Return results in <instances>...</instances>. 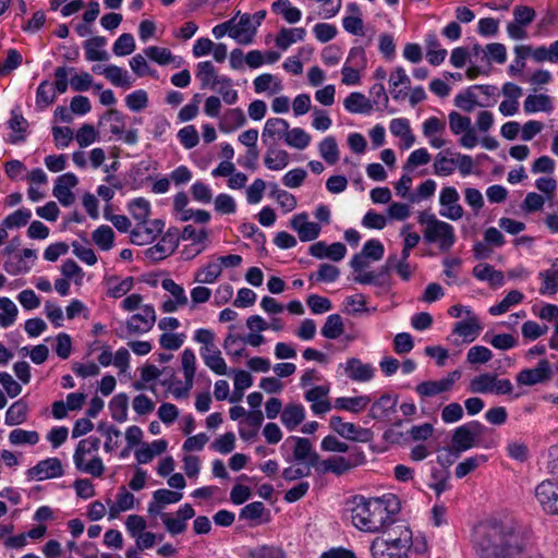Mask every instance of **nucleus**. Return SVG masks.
<instances>
[{
    "instance_id": "052dcab7",
    "label": "nucleus",
    "mask_w": 558,
    "mask_h": 558,
    "mask_svg": "<svg viewBox=\"0 0 558 558\" xmlns=\"http://www.w3.org/2000/svg\"><path fill=\"white\" fill-rule=\"evenodd\" d=\"M92 239L99 248L108 251L112 247L114 232L109 226L104 225L93 232Z\"/></svg>"
},
{
    "instance_id": "a211bd4d",
    "label": "nucleus",
    "mask_w": 558,
    "mask_h": 558,
    "mask_svg": "<svg viewBox=\"0 0 558 558\" xmlns=\"http://www.w3.org/2000/svg\"><path fill=\"white\" fill-rule=\"evenodd\" d=\"M78 180L74 173H64L57 178L52 194L63 206H70L75 201L71 190L76 186Z\"/></svg>"
},
{
    "instance_id": "dca6fc26",
    "label": "nucleus",
    "mask_w": 558,
    "mask_h": 558,
    "mask_svg": "<svg viewBox=\"0 0 558 558\" xmlns=\"http://www.w3.org/2000/svg\"><path fill=\"white\" fill-rule=\"evenodd\" d=\"M156 322V313L153 305L146 304L141 307V313L132 315L126 322L130 333H144L149 331Z\"/></svg>"
},
{
    "instance_id": "e2e57ef3",
    "label": "nucleus",
    "mask_w": 558,
    "mask_h": 558,
    "mask_svg": "<svg viewBox=\"0 0 558 558\" xmlns=\"http://www.w3.org/2000/svg\"><path fill=\"white\" fill-rule=\"evenodd\" d=\"M31 217L32 211L23 207L7 216L2 221V226L5 229L21 228L27 225Z\"/></svg>"
},
{
    "instance_id": "2eb2a0df",
    "label": "nucleus",
    "mask_w": 558,
    "mask_h": 558,
    "mask_svg": "<svg viewBox=\"0 0 558 558\" xmlns=\"http://www.w3.org/2000/svg\"><path fill=\"white\" fill-rule=\"evenodd\" d=\"M63 475V466L58 458L40 460L35 466L27 470L31 480L44 481Z\"/></svg>"
},
{
    "instance_id": "7ed1b4c3",
    "label": "nucleus",
    "mask_w": 558,
    "mask_h": 558,
    "mask_svg": "<svg viewBox=\"0 0 558 558\" xmlns=\"http://www.w3.org/2000/svg\"><path fill=\"white\" fill-rule=\"evenodd\" d=\"M386 537H377L371 546L373 558H408L413 535L403 523L392 524L386 530Z\"/></svg>"
},
{
    "instance_id": "20e7f679",
    "label": "nucleus",
    "mask_w": 558,
    "mask_h": 558,
    "mask_svg": "<svg viewBox=\"0 0 558 558\" xmlns=\"http://www.w3.org/2000/svg\"><path fill=\"white\" fill-rule=\"evenodd\" d=\"M417 221L423 229V239L426 243L437 244L440 251L448 252L456 243L454 228L442 220H439L434 214L422 211Z\"/></svg>"
},
{
    "instance_id": "f704fd0d",
    "label": "nucleus",
    "mask_w": 558,
    "mask_h": 558,
    "mask_svg": "<svg viewBox=\"0 0 558 558\" xmlns=\"http://www.w3.org/2000/svg\"><path fill=\"white\" fill-rule=\"evenodd\" d=\"M427 48L426 59L432 65L441 64L447 56V50L440 47L439 39L435 33H429L425 37Z\"/></svg>"
},
{
    "instance_id": "b1692460",
    "label": "nucleus",
    "mask_w": 558,
    "mask_h": 558,
    "mask_svg": "<svg viewBox=\"0 0 558 558\" xmlns=\"http://www.w3.org/2000/svg\"><path fill=\"white\" fill-rule=\"evenodd\" d=\"M397 403V396L384 393L371 405L369 416L374 420L388 418L392 413L396 412Z\"/></svg>"
},
{
    "instance_id": "864d4df0",
    "label": "nucleus",
    "mask_w": 558,
    "mask_h": 558,
    "mask_svg": "<svg viewBox=\"0 0 558 558\" xmlns=\"http://www.w3.org/2000/svg\"><path fill=\"white\" fill-rule=\"evenodd\" d=\"M107 294L110 298L119 299L125 295L133 287V278L126 277L120 280L118 277H110L107 279Z\"/></svg>"
},
{
    "instance_id": "aec40b11",
    "label": "nucleus",
    "mask_w": 558,
    "mask_h": 558,
    "mask_svg": "<svg viewBox=\"0 0 558 558\" xmlns=\"http://www.w3.org/2000/svg\"><path fill=\"white\" fill-rule=\"evenodd\" d=\"M329 386H315L304 393V399L311 403V409L316 415H322L330 411L331 403L327 399Z\"/></svg>"
},
{
    "instance_id": "f257e3e1",
    "label": "nucleus",
    "mask_w": 558,
    "mask_h": 558,
    "mask_svg": "<svg viewBox=\"0 0 558 558\" xmlns=\"http://www.w3.org/2000/svg\"><path fill=\"white\" fill-rule=\"evenodd\" d=\"M472 542L478 558H519L523 550L515 530L497 521L478 524Z\"/></svg>"
},
{
    "instance_id": "4c0bfd02",
    "label": "nucleus",
    "mask_w": 558,
    "mask_h": 558,
    "mask_svg": "<svg viewBox=\"0 0 558 558\" xmlns=\"http://www.w3.org/2000/svg\"><path fill=\"white\" fill-rule=\"evenodd\" d=\"M453 155L449 149L438 153L435 156L433 168L434 174L438 177H449L454 172L456 158L449 157Z\"/></svg>"
},
{
    "instance_id": "412c9836",
    "label": "nucleus",
    "mask_w": 558,
    "mask_h": 558,
    "mask_svg": "<svg viewBox=\"0 0 558 558\" xmlns=\"http://www.w3.org/2000/svg\"><path fill=\"white\" fill-rule=\"evenodd\" d=\"M230 32V37L235 39L239 44L247 45L252 43L253 36L256 32V25H254L250 14H242L236 21L235 17Z\"/></svg>"
},
{
    "instance_id": "9b49d317",
    "label": "nucleus",
    "mask_w": 558,
    "mask_h": 558,
    "mask_svg": "<svg viewBox=\"0 0 558 558\" xmlns=\"http://www.w3.org/2000/svg\"><path fill=\"white\" fill-rule=\"evenodd\" d=\"M551 375L550 363L543 359L537 363L536 367L520 371L515 376V380L520 386H534L548 381Z\"/></svg>"
},
{
    "instance_id": "f03ea898",
    "label": "nucleus",
    "mask_w": 558,
    "mask_h": 558,
    "mask_svg": "<svg viewBox=\"0 0 558 558\" xmlns=\"http://www.w3.org/2000/svg\"><path fill=\"white\" fill-rule=\"evenodd\" d=\"M350 508L352 524L368 533H376L392 525V515L400 510L399 499L392 495L366 499L355 496Z\"/></svg>"
},
{
    "instance_id": "680f3d73",
    "label": "nucleus",
    "mask_w": 558,
    "mask_h": 558,
    "mask_svg": "<svg viewBox=\"0 0 558 558\" xmlns=\"http://www.w3.org/2000/svg\"><path fill=\"white\" fill-rule=\"evenodd\" d=\"M486 461L487 457L484 454L469 457L456 466L454 474L458 478H463Z\"/></svg>"
},
{
    "instance_id": "58836bf2",
    "label": "nucleus",
    "mask_w": 558,
    "mask_h": 558,
    "mask_svg": "<svg viewBox=\"0 0 558 558\" xmlns=\"http://www.w3.org/2000/svg\"><path fill=\"white\" fill-rule=\"evenodd\" d=\"M27 126V120L16 110H12L11 118L9 120V128L13 131V134L10 135L9 142L11 144L24 142Z\"/></svg>"
},
{
    "instance_id": "4be33fe9",
    "label": "nucleus",
    "mask_w": 558,
    "mask_h": 558,
    "mask_svg": "<svg viewBox=\"0 0 558 558\" xmlns=\"http://www.w3.org/2000/svg\"><path fill=\"white\" fill-rule=\"evenodd\" d=\"M183 497V494L180 492H173L169 489H157L153 493V500L148 504V513L149 514H160L161 510L171 504L179 502Z\"/></svg>"
},
{
    "instance_id": "6e6552de",
    "label": "nucleus",
    "mask_w": 558,
    "mask_h": 558,
    "mask_svg": "<svg viewBox=\"0 0 558 558\" xmlns=\"http://www.w3.org/2000/svg\"><path fill=\"white\" fill-rule=\"evenodd\" d=\"M482 326L475 315L468 317L465 320L457 322L453 325L451 333L447 337V341L453 345L473 342L480 335Z\"/></svg>"
},
{
    "instance_id": "f3484780",
    "label": "nucleus",
    "mask_w": 558,
    "mask_h": 558,
    "mask_svg": "<svg viewBox=\"0 0 558 558\" xmlns=\"http://www.w3.org/2000/svg\"><path fill=\"white\" fill-rule=\"evenodd\" d=\"M163 227V221L159 219L153 220L149 226L147 222H137L131 231V242L135 245L148 244L155 240L157 234L161 233Z\"/></svg>"
},
{
    "instance_id": "774afa93",
    "label": "nucleus",
    "mask_w": 558,
    "mask_h": 558,
    "mask_svg": "<svg viewBox=\"0 0 558 558\" xmlns=\"http://www.w3.org/2000/svg\"><path fill=\"white\" fill-rule=\"evenodd\" d=\"M135 40L132 34L124 33L114 41L112 51L116 56L123 57L135 50Z\"/></svg>"
},
{
    "instance_id": "bf43d9fd",
    "label": "nucleus",
    "mask_w": 558,
    "mask_h": 558,
    "mask_svg": "<svg viewBox=\"0 0 558 558\" xmlns=\"http://www.w3.org/2000/svg\"><path fill=\"white\" fill-rule=\"evenodd\" d=\"M9 441L13 446H35L39 441V434L36 430H25L22 428H15L10 432Z\"/></svg>"
},
{
    "instance_id": "338daca9",
    "label": "nucleus",
    "mask_w": 558,
    "mask_h": 558,
    "mask_svg": "<svg viewBox=\"0 0 558 558\" xmlns=\"http://www.w3.org/2000/svg\"><path fill=\"white\" fill-rule=\"evenodd\" d=\"M247 556L248 558H286L282 548L274 545H262L251 548Z\"/></svg>"
},
{
    "instance_id": "0e129e2a",
    "label": "nucleus",
    "mask_w": 558,
    "mask_h": 558,
    "mask_svg": "<svg viewBox=\"0 0 558 558\" xmlns=\"http://www.w3.org/2000/svg\"><path fill=\"white\" fill-rule=\"evenodd\" d=\"M104 120L109 122V131L116 136H122L125 130V117L116 109H110L105 116Z\"/></svg>"
},
{
    "instance_id": "79ce46f5",
    "label": "nucleus",
    "mask_w": 558,
    "mask_h": 558,
    "mask_svg": "<svg viewBox=\"0 0 558 558\" xmlns=\"http://www.w3.org/2000/svg\"><path fill=\"white\" fill-rule=\"evenodd\" d=\"M347 111L351 113H367L372 110V104L362 93L353 92L343 101Z\"/></svg>"
},
{
    "instance_id": "de8ad7c7",
    "label": "nucleus",
    "mask_w": 558,
    "mask_h": 558,
    "mask_svg": "<svg viewBox=\"0 0 558 558\" xmlns=\"http://www.w3.org/2000/svg\"><path fill=\"white\" fill-rule=\"evenodd\" d=\"M524 295L518 291H510L499 303L489 307L488 312L493 316H499L507 313L512 306L520 304Z\"/></svg>"
},
{
    "instance_id": "49530a36",
    "label": "nucleus",
    "mask_w": 558,
    "mask_h": 558,
    "mask_svg": "<svg viewBox=\"0 0 558 558\" xmlns=\"http://www.w3.org/2000/svg\"><path fill=\"white\" fill-rule=\"evenodd\" d=\"M318 151L328 165L337 163L340 158V150L333 136L325 137L318 145Z\"/></svg>"
},
{
    "instance_id": "a878e982",
    "label": "nucleus",
    "mask_w": 558,
    "mask_h": 558,
    "mask_svg": "<svg viewBox=\"0 0 558 558\" xmlns=\"http://www.w3.org/2000/svg\"><path fill=\"white\" fill-rule=\"evenodd\" d=\"M290 128L287 120L281 118H270L266 121L263 133H262V140L265 145L272 144L276 137H283L286 136V133L288 129Z\"/></svg>"
},
{
    "instance_id": "8fccbe9b",
    "label": "nucleus",
    "mask_w": 558,
    "mask_h": 558,
    "mask_svg": "<svg viewBox=\"0 0 558 558\" xmlns=\"http://www.w3.org/2000/svg\"><path fill=\"white\" fill-rule=\"evenodd\" d=\"M0 327L8 328L12 326L17 317L19 310L14 302L7 298H0Z\"/></svg>"
},
{
    "instance_id": "5701e85b",
    "label": "nucleus",
    "mask_w": 558,
    "mask_h": 558,
    "mask_svg": "<svg viewBox=\"0 0 558 558\" xmlns=\"http://www.w3.org/2000/svg\"><path fill=\"white\" fill-rule=\"evenodd\" d=\"M354 464L345 457H330L325 460H318L315 471L319 474L332 473L337 476L345 474Z\"/></svg>"
},
{
    "instance_id": "603ef678",
    "label": "nucleus",
    "mask_w": 558,
    "mask_h": 558,
    "mask_svg": "<svg viewBox=\"0 0 558 558\" xmlns=\"http://www.w3.org/2000/svg\"><path fill=\"white\" fill-rule=\"evenodd\" d=\"M343 331V319L339 314L329 315L320 330L323 337L332 340L339 338Z\"/></svg>"
},
{
    "instance_id": "c85d7f7f",
    "label": "nucleus",
    "mask_w": 558,
    "mask_h": 558,
    "mask_svg": "<svg viewBox=\"0 0 558 558\" xmlns=\"http://www.w3.org/2000/svg\"><path fill=\"white\" fill-rule=\"evenodd\" d=\"M268 149L264 157V163L267 169L272 171H279L284 169L290 161L289 153L284 149H279L275 146V143L267 145Z\"/></svg>"
},
{
    "instance_id": "a18cd8bd",
    "label": "nucleus",
    "mask_w": 558,
    "mask_h": 558,
    "mask_svg": "<svg viewBox=\"0 0 558 558\" xmlns=\"http://www.w3.org/2000/svg\"><path fill=\"white\" fill-rule=\"evenodd\" d=\"M246 122L244 112L240 108H234L228 110L222 121L220 122V130L225 133H230L241 126H243Z\"/></svg>"
},
{
    "instance_id": "3c124183",
    "label": "nucleus",
    "mask_w": 558,
    "mask_h": 558,
    "mask_svg": "<svg viewBox=\"0 0 558 558\" xmlns=\"http://www.w3.org/2000/svg\"><path fill=\"white\" fill-rule=\"evenodd\" d=\"M254 90L257 94L265 93L270 90L271 94L279 93L282 89V85L280 80H278L275 75L265 73L257 76L253 81Z\"/></svg>"
},
{
    "instance_id": "c9c22d12",
    "label": "nucleus",
    "mask_w": 558,
    "mask_h": 558,
    "mask_svg": "<svg viewBox=\"0 0 558 558\" xmlns=\"http://www.w3.org/2000/svg\"><path fill=\"white\" fill-rule=\"evenodd\" d=\"M473 276L481 281L489 282L494 287H501L505 282L504 274L489 264H477L473 268Z\"/></svg>"
},
{
    "instance_id": "423d86ee",
    "label": "nucleus",
    "mask_w": 558,
    "mask_h": 558,
    "mask_svg": "<svg viewBox=\"0 0 558 558\" xmlns=\"http://www.w3.org/2000/svg\"><path fill=\"white\" fill-rule=\"evenodd\" d=\"M292 449V457H287L286 461H296L307 466L316 468L319 454L314 450L310 439L298 436L288 437L281 446V450Z\"/></svg>"
},
{
    "instance_id": "ddd939ff",
    "label": "nucleus",
    "mask_w": 558,
    "mask_h": 558,
    "mask_svg": "<svg viewBox=\"0 0 558 558\" xmlns=\"http://www.w3.org/2000/svg\"><path fill=\"white\" fill-rule=\"evenodd\" d=\"M535 497L545 511L558 514V482L543 481L535 488Z\"/></svg>"
},
{
    "instance_id": "09e8293b",
    "label": "nucleus",
    "mask_w": 558,
    "mask_h": 558,
    "mask_svg": "<svg viewBox=\"0 0 558 558\" xmlns=\"http://www.w3.org/2000/svg\"><path fill=\"white\" fill-rule=\"evenodd\" d=\"M523 108L526 113L537 111L549 112L553 110V105L547 95H529L523 102Z\"/></svg>"
},
{
    "instance_id": "f8f14e48",
    "label": "nucleus",
    "mask_w": 558,
    "mask_h": 558,
    "mask_svg": "<svg viewBox=\"0 0 558 558\" xmlns=\"http://www.w3.org/2000/svg\"><path fill=\"white\" fill-rule=\"evenodd\" d=\"M459 199L460 195L454 187H444L439 194V204L441 206L439 210L440 216L453 221L461 219L464 210L459 204Z\"/></svg>"
},
{
    "instance_id": "39448f33",
    "label": "nucleus",
    "mask_w": 558,
    "mask_h": 558,
    "mask_svg": "<svg viewBox=\"0 0 558 558\" xmlns=\"http://www.w3.org/2000/svg\"><path fill=\"white\" fill-rule=\"evenodd\" d=\"M100 439L89 436L78 441L74 454L73 462L75 468L83 473L94 477H101L105 472V464L98 456Z\"/></svg>"
},
{
    "instance_id": "c756f323",
    "label": "nucleus",
    "mask_w": 558,
    "mask_h": 558,
    "mask_svg": "<svg viewBox=\"0 0 558 558\" xmlns=\"http://www.w3.org/2000/svg\"><path fill=\"white\" fill-rule=\"evenodd\" d=\"M107 39L102 36H96L84 41L85 58L87 61H107L109 53L102 48L106 46Z\"/></svg>"
},
{
    "instance_id": "393cba45",
    "label": "nucleus",
    "mask_w": 558,
    "mask_h": 558,
    "mask_svg": "<svg viewBox=\"0 0 558 558\" xmlns=\"http://www.w3.org/2000/svg\"><path fill=\"white\" fill-rule=\"evenodd\" d=\"M390 93L396 100L404 99L408 95V89L410 88L411 81L408 76L405 70L401 66H398L390 75Z\"/></svg>"
},
{
    "instance_id": "cd10ccee",
    "label": "nucleus",
    "mask_w": 558,
    "mask_h": 558,
    "mask_svg": "<svg viewBox=\"0 0 558 558\" xmlns=\"http://www.w3.org/2000/svg\"><path fill=\"white\" fill-rule=\"evenodd\" d=\"M222 269L216 256H211L209 262L198 268L194 275V281L203 284H211L221 276Z\"/></svg>"
},
{
    "instance_id": "72a5a7b5",
    "label": "nucleus",
    "mask_w": 558,
    "mask_h": 558,
    "mask_svg": "<svg viewBox=\"0 0 558 558\" xmlns=\"http://www.w3.org/2000/svg\"><path fill=\"white\" fill-rule=\"evenodd\" d=\"M28 404L24 399H19L13 402L5 413V424L8 426H15L23 424L28 418Z\"/></svg>"
},
{
    "instance_id": "6e6d98bb",
    "label": "nucleus",
    "mask_w": 558,
    "mask_h": 558,
    "mask_svg": "<svg viewBox=\"0 0 558 558\" xmlns=\"http://www.w3.org/2000/svg\"><path fill=\"white\" fill-rule=\"evenodd\" d=\"M129 398L125 393L114 396L110 403L109 410L111 417L117 422H124L128 418Z\"/></svg>"
},
{
    "instance_id": "5fc2aeb1",
    "label": "nucleus",
    "mask_w": 558,
    "mask_h": 558,
    "mask_svg": "<svg viewBox=\"0 0 558 558\" xmlns=\"http://www.w3.org/2000/svg\"><path fill=\"white\" fill-rule=\"evenodd\" d=\"M311 135L301 128L288 129L284 142L288 146L296 149H305L311 143Z\"/></svg>"
},
{
    "instance_id": "c03bdc74",
    "label": "nucleus",
    "mask_w": 558,
    "mask_h": 558,
    "mask_svg": "<svg viewBox=\"0 0 558 558\" xmlns=\"http://www.w3.org/2000/svg\"><path fill=\"white\" fill-rule=\"evenodd\" d=\"M538 278L542 282L539 288L542 295L551 296L558 293V270L556 268L541 271Z\"/></svg>"
},
{
    "instance_id": "7c9ffc66",
    "label": "nucleus",
    "mask_w": 558,
    "mask_h": 558,
    "mask_svg": "<svg viewBox=\"0 0 558 558\" xmlns=\"http://www.w3.org/2000/svg\"><path fill=\"white\" fill-rule=\"evenodd\" d=\"M222 75H218L210 61H202L196 66V77L201 81L202 88H216Z\"/></svg>"
},
{
    "instance_id": "1a4fd4ad",
    "label": "nucleus",
    "mask_w": 558,
    "mask_h": 558,
    "mask_svg": "<svg viewBox=\"0 0 558 558\" xmlns=\"http://www.w3.org/2000/svg\"><path fill=\"white\" fill-rule=\"evenodd\" d=\"M329 426L339 436L352 441L367 442L373 438L371 429L357 426L353 423L343 422L340 416H331Z\"/></svg>"
},
{
    "instance_id": "2f4dec72",
    "label": "nucleus",
    "mask_w": 558,
    "mask_h": 558,
    "mask_svg": "<svg viewBox=\"0 0 558 558\" xmlns=\"http://www.w3.org/2000/svg\"><path fill=\"white\" fill-rule=\"evenodd\" d=\"M305 418V409L302 404H288L281 412V423L288 430H294Z\"/></svg>"
},
{
    "instance_id": "9d476101",
    "label": "nucleus",
    "mask_w": 558,
    "mask_h": 558,
    "mask_svg": "<svg viewBox=\"0 0 558 558\" xmlns=\"http://www.w3.org/2000/svg\"><path fill=\"white\" fill-rule=\"evenodd\" d=\"M180 242L179 230L169 229L160 241L145 251V256L153 262H159L170 256L177 250Z\"/></svg>"
},
{
    "instance_id": "ea45409f",
    "label": "nucleus",
    "mask_w": 558,
    "mask_h": 558,
    "mask_svg": "<svg viewBox=\"0 0 558 558\" xmlns=\"http://www.w3.org/2000/svg\"><path fill=\"white\" fill-rule=\"evenodd\" d=\"M306 32L302 27L281 28L276 36V46L287 50L292 44L304 39Z\"/></svg>"
},
{
    "instance_id": "37998d69",
    "label": "nucleus",
    "mask_w": 558,
    "mask_h": 558,
    "mask_svg": "<svg viewBox=\"0 0 558 558\" xmlns=\"http://www.w3.org/2000/svg\"><path fill=\"white\" fill-rule=\"evenodd\" d=\"M369 402L371 398L368 396L341 397L336 399L335 407L340 410L359 413L363 411Z\"/></svg>"
},
{
    "instance_id": "6ab92c4d",
    "label": "nucleus",
    "mask_w": 558,
    "mask_h": 558,
    "mask_svg": "<svg viewBox=\"0 0 558 558\" xmlns=\"http://www.w3.org/2000/svg\"><path fill=\"white\" fill-rule=\"evenodd\" d=\"M340 366L343 367L345 375L353 381H369L375 374L373 365L363 363L357 357L348 359L347 362Z\"/></svg>"
},
{
    "instance_id": "e433bc0d",
    "label": "nucleus",
    "mask_w": 558,
    "mask_h": 558,
    "mask_svg": "<svg viewBox=\"0 0 558 558\" xmlns=\"http://www.w3.org/2000/svg\"><path fill=\"white\" fill-rule=\"evenodd\" d=\"M102 75L114 86L130 88L132 86L131 77L124 69L109 64L102 69Z\"/></svg>"
},
{
    "instance_id": "69168bd1",
    "label": "nucleus",
    "mask_w": 558,
    "mask_h": 558,
    "mask_svg": "<svg viewBox=\"0 0 558 558\" xmlns=\"http://www.w3.org/2000/svg\"><path fill=\"white\" fill-rule=\"evenodd\" d=\"M232 80L227 76H221V80L216 88H214L222 97L227 105H233L238 101V92L232 87Z\"/></svg>"
},
{
    "instance_id": "4468645a",
    "label": "nucleus",
    "mask_w": 558,
    "mask_h": 558,
    "mask_svg": "<svg viewBox=\"0 0 558 558\" xmlns=\"http://www.w3.org/2000/svg\"><path fill=\"white\" fill-rule=\"evenodd\" d=\"M290 227L298 233L301 242H311L316 240L322 231V228L317 222L308 220L307 213L294 215L290 220Z\"/></svg>"
},
{
    "instance_id": "13d9d810",
    "label": "nucleus",
    "mask_w": 558,
    "mask_h": 558,
    "mask_svg": "<svg viewBox=\"0 0 558 558\" xmlns=\"http://www.w3.org/2000/svg\"><path fill=\"white\" fill-rule=\"evenodd\" d=\"M128 209L137 222H147L150 216V203L144 197H137L131 201Z\"/></svg>"
},
{
    "instance_id": "bb28decb",
    "label": "nucleus",
    "mask_w": 558,
    "mask_h": 558,
    "mask_svg": "<svg viewBox=\"0 0 558 558\" xmlns=\"http://www.w3.org/2000/svg\"><path fill=\"white\" fill-rule=\"evenodd\" d=\"M144 54L159 65L174 63V66L179 68L183 63L181 57L173 56L170 49L165 47L149 46L144 49Z\"/></svg>"
},
{
    "instance_id": "4d7b16f0",
    "label": "nucleus",
    "mask_w": 558,
    "mask_h": 558,
    "mask_svg": "<svg viewBox=\"0 0 558 558\" xmlns=\"http://www.w3.org/2000/svg\"><path fill=\"white\" fill-rule=\"evenodd\" d=\"M415 391L422 399H428L448 392L441 380H425L416 385Z\"/></svg>"
},
{
    "instance_id": "473e14b6",
    "label": "nucleus",
    "mask_w": 558,
    "mask_h": 558,
    "mask_svg": "<svg viewBox=\"0 0 558 558\" xmlns=\"http://www.w3.org/2000/svg\"><path fill=\"white\" fill-rule=\"evenodd\" d=\"M369 262L367 257L363 253L355 254L351 262L350 266L355 272L359 275L354 278V281L361 284H371L374 283L377 276L373 271L363 272V270L368 267Z\"/></svg>"
},
{
    "instance_id": "0eeeda50",
    "label": "nucleus",
    "mask_w": 558,
    "mask_h": 558,
    "mask_svg": "<svg viewBox=\"0 0 558 558\" xmlns=\"http://www.w3.org/2000/svg\"><path fill=\"white\" fill-rule=\"evenodd\" d=\"M484 426L477 422L472 421L457 427L452 433L451 448H453V458H459L460 454L476 444V439L483 434Z\"/></svg>"
},
{
    "instance_id": "a19ab883",
    "label": "nucleus",
    "mask_w": 558,
    "mask_h": 558,
    "mask_svg": "<svg viewBox=\"0 0 558 558\" xmlns=\"http://www.w3.org/2000/svg\"><path fill=\"white\" fill-rule=\"evenodd\" d=\"M271 11L276 14L282 15L284 21L290 24L298 23L302 17L301 11L293 7L289 0H276L271 4Z\"/></svg>"
}]
</instances>
